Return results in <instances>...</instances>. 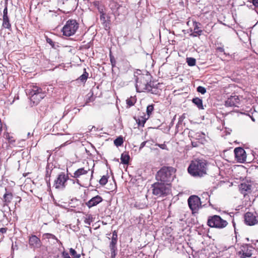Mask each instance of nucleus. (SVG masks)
<instances>
[{
	"label": "nucleus",
	"mask_w": 258,
	"mask_h": 258,
	"mask_svg": "<svg viewBox=\"0 0 258 258\" xmlns=\"http://www.w3.org/2000/svg\"><path fill=\"white\" fill-rule=\"evenodd\" d=\"M146 143H147L146 141H144V142H142L140 145V149L143 148L145 146Z\"/></svg>",
	"instance_id": "3c124183"
},
{
	"label": "nucleus",
	"mask_w": 258,
	"mask_h": 258,
	"mask_svg": "<svg viewBox=\"0 0 258 258\" xmlns=\"http://www.w3.org/2000/svg\"><path fill=\"white\" fill-rule=\"evenodd\" d=\"M208 225L211 227L222 229L227 226V221L222 219L219 216L214 215L208 218Z\"/></svg>",
	"instance_id": "6e6552de"
},
{
	"label": "nucleus",
	"mask_w": 258,
	"mask_h": 258,
	"mask_svg": "<svg viewBox=\"0 0 258 258\" xmlns=\"http://www.w3.org/2000/svg\"><path fill=\"white\" fill-rule=\"evenodd\" d=\"M29 90L30 99L33 104L37 105L45 95L42 89L37 86L32 85Z\"/></svg>",
	"instance_id": "0eeeda50"
},
{
	"label": "nucleus",
	"mask_w": 258,
	"mask_h": 258,
	"mask_svg": "<svg viewBox=\"0 0 258 258\" xmlns=\"http://www.w3.org/2000/svg\"><path fill=\"white\" fill-rule=\"evenodd\" d=\"M29 246L33 248H38L41 245L40 239L35 235H31L29 238Z\"/></svg>",
	"instance_id": "dca6fc26"
},
{
	"label": "nucleus",
	"mask_w": 258,
	"mask_h": 258,
	"mask_svg": "<svg viewBox=\"0 0 258 258\" xmlns=\"http://www.w3.org/2000/svg\"><path fill=\"white\" fill-rule=\"evenodd\" d=\"M146 92H150L153 94L158 95L160 94V90L155 87L152 86L151 84L149 90H147Z\"/></svg>",
	"instance_id": "393cba45"
},
{
	"label": "nucleus",
	"mask_w": 258,
	"mask_h": 258,
	"mask_svg": "<svg viewBox=\"0 0 258 258\" xmlns=\"http://www.w3.org/2000/svg\"><path fill=\"white\" fill-rule=\"evenodd\" d=\"M43 237L44 238H47V239L51 238V239L56 240L57 241H58V239L56 238V237L54 235L51 234V233H44L43 235Z\"/></svg>",
	"instance_id": "473e14b6"
},
{
	"label": "nucleus",
	"mask_w": 258,
	"mask_h": 258,
	"mask_svg": "<svg viewBox=\"0 0 258 258\" xmlns=\"http://www.w3.org/2000/svg\"><path fill=\"white\" fill-rule=\"evenodd\" d=\"M137 99L135 96L132 97L127 98L126 100V104L130 107L133 106L136 102Z\"/></svg>",
	"instance_id": "bb28decb"
},
{
	"label": "nucleus",
	"mask_w": 258,
	"mask_h": 258,
	"mask_svg": "<svg viewBox=\"0 0 258 258\" xmlns=\"http://www.w3.org/2000/svg\"><path fill=\"white\" fill-rule=\"evenodd\" d=\"M6 139L8 141L9 144L13 145L15 143V138L10 136L9 133H7L5 134Z\"/></svg>",
	"instance_id": "cd10ccee"
},
{
	"label": "nucleus",
	"mask_w": 258,
	"mask_h": 258,
	"mask_svg": "<svg viewBox=\"0 0 258 258\" xmlns=\"http://www.w3.org/2000/svg\"><path fill=\"white\" fill-rule=\"evenodd\" d=\"M79 24L76 20L70 19L67 21L62 28L63 35L71 36L74 35L79 29Z\"/></svg>",
	"instance_id": "423d86ee"
},
{
	"label": "nucleus",
	"mask_w": 258,
	"mask_h": 258,
	"mask_svg": "<svg viewBox=\"0 0 258 258\" xmlns=\"http://www.w3.org/2000/svg\"><path fill=\"white\" fill-rule=\"evenodd\" d=\"M6 192L3 196V202L5 205H8L9 204L13 199V194L10 191H8L7 189L5 188Z\"/></svg>",
	"instance_id": "a211bd4d"
},
{
	"label": "nucleus",
	"mask_w": 258,
	"mask_h": 258,
	"mask_svg": "<svg viewBox=\"0 0 258 258\" xmlns=\"http://www.w3.org/2000/svg\"><path fill=\"white\" fill-rule=\"evenodd\" d=\"M207 164L205 160L192 161L188 168V171L194 176L202 177L207 174Z\"/></svg>",
	"instance_id": "f03ea898"
},
{
	"label": "nucleus",
	"mask_w": 258,
	"mask_h": 258,
	"mask_svg": "<svg viewBox=\"0 0 258 258\" xmlns=\"http://www.w3.org/2000/svg\"><path fill=\"white\" fill-rule=\"evenodd\" d=\"M112 237H115L116 238H117V232L116 230H114L113 231Z\"/></svg>",
	"instance_id": "49530a36"
},
{
	"label": "nucleus",
	"mask_w": 258,
	"mask_h": 258,
	"mask_svg": "<svg viewBox=\"0 0 258 258\" xmlns=\"http://www.w3.org/2000/svg\"><path fill=\"white\" fill-rule=\"evenodd\" d=\"M47 42L49 43L52 46H54V44L52 40L50 38L47 39Z\"/></svg>",
	"instance_id": "a18cd8bd"
},
{
	"label": "nucleus",
	"mask_w": 258,
	"mask_h": 258,
	"mask_svg": "<svg viewBox=\"0 0 258 258\" xmlns=\"http://www.w3.org/2000/svg\"><path fill=\"white\" fill-rule=\"evenodd\" d=\"M3 124L2 123V120L0 118V133H2V132L3 131Z\"/></svg>",
	"instance_id": "8fccbe9b"
},
{
	"label": "nucleus",
	"mask_w": 258,
	"mask_h": 258,
	"mask_svg": "<svg viewBox=\"0 0 258 258\" xmlns=\"http://www.w3.org/2000/svg\"><path fill=\"white\" fill-rule=\"evenodd\" d=\"M110 60L111 63V66L112 67H114L116 64V61L114 57L111 54V52L109 54Z\"/></svg>",
	"instance_id": "e433bc0d"
},
{
	"label": "nucleus",
	"mask_w": 258,
	"mask_h": 258,
	"mask_svg": "<svg viewBox=\"0 0 258 258\" xmlns=\"http://www.w3.org/2000/svg\"><path fill=\"white\" fill-rule=\"evenodd\" d=\"M69 179L68 175L64 172H61L58 175L57 178L54 180L53 186L56 189H63L67 185V182Z\"/></svg>",
	"instance_id": "1a4fd4ad"
},
{
	"label": "nucleus",
	"mask_w": 258,
	"mask_h": 258,
	"mask_svg": "<svg viewBox=\"0 0 258 258\" xmlns=\"http://www.w3.org/2000/svg\"><path fill=\"white\" fill-rule=\"evenodd\" d=\"M220 51H223V48H220Z\"/></svg>",
	"instance_id": "6e6d98bb"
},
{
	"label": "nucleus",
	"mask_w": 258,
	"mask_h": 258,
	"mask_svg": "<svg viewBox=\"0 0 258 258\" xmlns=\"http://www.w3.org/2000/svg\"><path fill=\"white\" fill-rule=\"evenodd\" d=\"M252 120L253 121H254V118H252Z\"/></svg>",
	"instance_id": "052dcab7"
},
{
	"label": "nucleus",
	"mask_w": 258,
	"mask_h": 258,
	"mask_svg": "<svg viewBox=\"0 0 258 258\" xmlns=\"http://www.w3.org/2000/svg\"><path fill=\"white\" fill-rule=\"evenodd\" d=\"M89 74L86 72V69H84V73L83 74H82L81 76H80L77 80H80L82 82H83L84 84L86 82L87 79L88 78Z\"/></svg>",
	"instance_id": "b1692460"
},
{
	"label": "nucleus",
	"mask_w": 258,
	"mask_h": 258,
	"mask_svg": "<svg viewBox=\"0 0 258 258\" xmlns=\"http://www.w3.org/2000/svg\"><path fill=\"white\" fill-rule=\"evenodd\" d=\"M254 251V249L251 246L245 244L240 246L237 254L241 258L250 257Z\"/></svg>",
	"instance_id": "9d476101"
},
{
	"label": "nucleus",
	"mask_w": 258,
	"mask_h": 258,
	"mask_svg": "<svg viewBox=\"0 0 258 258\" xmlns=\"http://www.w3.org/2000/svg\"><path fill=\"white\" fill-rule=\"evenodd\" d=\"M61 256L62 258H71L68 252H66L65 251H63L61 253Z\"/></svg>",
	"instance_id": "58836bf2"
},
{
	"label": "nucleus",
	"mask_w": 258,
	"mask_h": 258,
	"mask_svg": "<svg viewBox=\"0 0 258 258\" xmlns=\"http://www.w3.org/2000/svg\"><path fill=\"white\" fill-rule=\"evenodd\" d=\"M240 100L237 96H231L225 101V105L228 107H239Z\"/></svg>",
	"instance_id": "2eb2a0df"
},
{
	"label": "nucleus",
	"mask_w": 258,
	"mask_h": 258,
	"mask_svg": "<svg viewBox=\"0 0 258 258\" xmlns=\"http://www.w3.org/2000/svg\"><path fill=\"white\" fill-rule=\"evenodd\" d=\"M148 118H146L145 116H140L138 118V119L137 120V121L139 124V125L144 126V124Z\"/></svg>",
	"instance_id": "c85d7f7f"
},
{
	"label": "nucleus",
	"mask_w": 258,
	"mask_h": 258,
	"mask_svg": "<svg viewBox=\"0 0 258 258\" xmlns=\"http://www.w3.org/2000/svg\"><path fill=\"white\" fill-rule=\"evenodd\" d=\"M234 154L235 157L238 162L243 163L246 161V153L242 148H236L234 149Z\"/></svg>",
	"instance_id": "ddd939ff"
},
{
	"label": "nucleus",
	"mask_w": 258,
	"mask_h": 258,
	"mask_svg": "<svg viewBox=\"0 0 258 258\" xmlns=\"http://www.w3.org/2000/svg\"><path fill=\"white\" fill-rule=\"evenodd\" d=\"M93 167L94 166L90 167L87 162V165L75 171L72 176L76 179L77 182L79 184H81L80 182L81 181L85 183H90L93 177Z\"/></svg>",
	"instance_id": "f257e3e1"
},
{
	"label": "nucleus",
	"mask_w": 258,
	"mask_h": 258,
	"mask_svg": "<svg viewBox=\"0 0 258 258\" xmlns=\"http://www.w3.org/2000/svg\"><path fill=\"white\" fill-rule=\"evenodd\" d=\"M100 18L101 21H102L104 23L105 22V15H100Z\"/></svg>",
	"instance_id": "09e8293b"
},
{
	"label": "nucleus",
	"mask_w": 258,
	"mask_h": 258,
	"mask_svg": "<svg viewBox=\"0 0 258 258\" xmlns=\"http://www.w3.org/2000/svg\"><path fill=\"white\" fill-rule=\"evenodd\" d=\"M78 0H57L58 4L63 5V8L66 9L67 12L76 10L78 6Z\"/></svg>",
	"instance_id": "f8f14e48"
},
{
	"label": "nucleus",
	"mask_w": 258,
	"mask_h": 258,
	"mask_svg": "<svg viewBox=\"0 0 258 258\" xmlns=\"http://www.w3.org/2000/svg\"><path fill=\"white\" fill-rule=\"evenodd\" d=\"M251 186L249 184H246L245 183H241L240 185L239 189L241 192L244 195H245V192L250 189Z\"/></svg>",
	"instance_id": "412c9836"
},
{
	"label": "nucleus",
	"mask_w": 258,
	"mask_h": 258,
	"mask_svg": "<svg viewBox=\"0 0 258 258\" xmlns=\"http://www.w3.org/2000/svg\"><path fill=\"white\" fill-rule=\"evenodd\" d=\"M103 198L99 195H97L92 197L90 200L85 203L86 206L91 209L93 207L96 206L103 201Z\"/></svg>",
	"instance_id": "4468645a"
},
{
	"label": "nucleus",
	"mask_w": 258,
	"mask_h": 258,
	"mask_svg": "<svg viewBox=\"0 0 258 258\" xmlns=\"http://www.w3.org/2000/svg\"><path fill=\"white\" fill-rule=\"evenodd\" d=\"M8 229L7 228H1L0 229V233L2 234L6 233Z\"/></svg>",
	"instance_id": "37998d69"
},
{
	"label": "nucleus",
	"mask_w": 258,
	"mask_h": 258,
	"mask_svg": "<svg viewBox=\"0 0 258 258\" xmlns=\"http://www.w3.org/2000/svg\"><path fill=\"white\" fill-rule=\"evenodd\" d=\"M70 254L73 258H80L81 257L80 254L77 253V251L73 248H70Z\"/></svg>",
	"instance_id": "2f4dec72"
},
{
	"label": "nucleus",
	"mask_w": 258,
	"mask_h": 258,
	"mask_svg": "<svg viewBox=\"0 0 258 258\" xmlns=\"http://www.w3.org/2000/svg\"><path fill=\"white\" fill-rule=\"evenodd\" d=\"M151 188L153 195L157 198L163 197L169 195L171 192L170 183L156 182L152 184Z\"/></svg>",
	"instance_id": "20e7f679"
},
{
	"label": "nucleus",
	"mask_w": 258,
	"mask_h": 258,
	"mask_svg": "<svg viewBox=\"0 0 258 258\" xmlns=\"http://www.w3.org/2000/svg\"><path fill=\"white\" fill-rule=\"evenodd\" d=\"M156 145L162 149H166V146L165 144H157Z\"/></svg>",
	"instance_id": "79ce46f5"
},
{
	"label": "nucleus",
	"mask_w": 258,
	"mask_h": 258,
	"mask_svg": "<svg viewBox=\"0 0 258 258\" xmlns=\"http://www.w3.org/2000/svg\"><path fill=\"white\" fill-rule=\"evenodd\" d=\"M130 156L126 153H123L121 155V162L124 164H127L130 161Z\"/></svg>",
	"instance_id": "4be33fe9"
},
{
	"label": "nucleus",
	"mask_w": 258,
	"mask_h": 258,
	"mask_svg": "<svg viewBox=\"0 0 258 258\" xmlns=\"http://www.w3.org/2000/svg\"><path fill=\"white\" fill-rule=\"evenodd\" d=\"M117 238H116L115 237L111 238V241L110 243L117 244Z\"/></svg>",
	"instance_id": "c03bdc74"
},
{
	"label": "nucleus",
	"mask_w": 258,
	"mask_h": 258,
	"mask_svg": "<svg viewBox=\"0 0 258 258\" xmlns=\"http://www.w3.org/2000/svg\"><path fill=\"white\" fill-rule=\"evenodd\" d=\"M154 105H149L147 107V113L148 115V118L149 117L150 115L152 114V112L154 110Z\"/></svg>",
	"instance_id": "f704fd0d"
},
{
	"label": "nucleus",
	"mask_w": 258,
	"mask_h": 258,
	"mask_svg": "<svg viewBox=\"0 0 258 258\" xmlns=\"http://www.w3.org/2000/svg\"><path fill=\"white\" fill-rule=\"evenodd\" d=\"M20 199V200H19V202H20V201L21 200V199L20 198H19Z\"/></svg>",
	"instance_id": "bf43d9fd"
},
{
	"label": "nucleus",
	"mask_w": 258,
	"mask_h": 258,
	"mask_svg": "<svg viewBox=\"0 0 258 258\" xmlns=\"http://www.w3.org/2000/svg\"><path fill=\"white\" fill-rule=\"evenodd\" d=\"M20 199V200H19V202H20V201L21 200V199L20 198H19Z\"/></svg>",
	"instance_id": "13d9d810"
},
{
	"label": "nucleus",
	"mask_w": 258,
	"mask_h": 258,
	"mask_svg": "<svg viewBox=\"0 0 258 258\" xmlns=\"http://www.w3.org/2000/svg\"><path fill=\"white\" fill-rule=\"evenodd\" d=\"M117 244L115 243H110L109 244V248L111 251V258H115L116 255V252H117Z\"/></svg>",
	"instance_id": "aec40b11"
},
{
	"label": "nucleus",
	"mask_w": 258,
	"mask_h": 258,
	"mask_svg": "<svg viewBox=\"0 0 258 258\" xmlns=\"http://www.w3.org/2000/svg\"><path fill=\"white\" fill-rule=\"evenodd\" d=\"M188 204L192 212H196L201 206L200 199L197 196H191L188 199Z\"/></svg>",
	"instance_id": "9b49d317"
},
{
	"label": "nucleus",
	"mask_w": 258,
	"mask_h": 258,
	"mask_svg": "<svg viewBox=\"0 0 258 258\" xmlns=\"http://www.w3.org/2000/svg\"><path fill=\"white\" fill-rule=\"evenodd\" d=\"M197 91H198V92L201 93L202 94H204L206 92V89L204 87H202V86H199L197 88Z\"/></svg>",
	"instance_id": "4c0bfd02"
},
{
	"label": "nucleus",
	"mask_w": 258,
	"mask_h": 258,
	"mask_svg": "<svg viewBox=\"0 0 258 258\" xmlns=\"http://www.w3.org/2000/svg\"><path fill=\"white\" fill-rule=\"evenodd\" d=\"M1 165H2V160H1V159H0V166H1Z\"/></svg>",
	"instance_id": "4d7b16f0"
},
{
	"label": "nucleus",
	"mask_w": 258,
	"mask_h": 258,
	"mask_svg": "<svg viewBox=\"0 0 258 258\" xmlns=\"http://www.w3.org/2000/svg\"><path fill=\"white\" fill-rule=\"evenodd\" d=\"M99 13H100V15H105V13L104 11Z\"/></svg>",
	"instance_id": "864d4df0"
},
{
	"label": "nucleus",
	"mask_w": 258,
	"mask_h": 258,
	"mask_svg": "<svg viewBox=\"0 0 258 258\" xmlns=\"http://www.w3.org/2000/svg\"><path fill=\"white\" fill-rule=\"evenodd\" d=\"M93 218L92 216L91 215H88L86 217V218L84 220V222H85V223H86L89 225H90L91 223L93 222Z\"/></svg>",
	"instance_id": "72a5a7b5"
},
{
	"label": "nucleus",
	"mask_w": 258,
	"mask_h": 258,
	"mask_svg": "<svg viewBox=\"0 0 258 258\" xmlns=\"http://www.w3.org/2000/svg\"><path fill=\"white\" fill-rule=\"evenodd\" d=\"M194 31L192 33V35L194 36H197L198 35H200L202 32V30L199 29L200 23L195 22L194 23Z\"/></svg>",
	"instance_id": "5701e85b"
},
{
	"label": "nucleus",
	"mask_w": 258,
	"mask_h": 258,
	"mask_svg": "<svg viewBox=\"0 0 258 258\" xmlns=\"http://www.w3.org/2000/svg\"><path fill=\"white\" fill-rule=\"evenodd\" d=\"M136 87L138 92H145L149 90L152 84L151 77L149 74H140L136 77Z\"/></svg>",
	"instance_id": "39448f33"
},
{
	"label": "nucleus",
	"mask_w": 258,
	"mask_h": 258,
	"mask_svg": "<svg viewBox=\"0 0 258 258\" xmlns=\"http://www.w3.org/2000/svg\"><path fill=\"white\" fill-rule=\"evenodd\" d=\"M123 143V138L121 136L117 138L114 141V144L117 147L121 146L122 145Z\"/></svg>",
	"instance_id": "c756f323"
},
{
	"label": "nucleus",
	"mask_w": 258,
	"mask_h": 258,
	"mask_svg": "<svg viewBox=\"0 0 258 258\" xmlns=\"http://www.w3.org/2000/svg\"><path fill=\"white\" fill-rule=\"evenodd\" d=\"M186 61L190 66H195L196 63V59L194 58H187Z\"/></svg>",
	"instance_id": "c9c22d12"
},
{
	"label": "nucleus",
	"mask_w": 258,
	"mask_h": 258,
	"mask_svg": "<svg viewBox=\"0 0 258 258\" xmlns=\"http://www.w3.org/2000/svg\"><path fill=\"white\" fill-rule=\"evenodd\" d=\"M98 12L99 13L102 12L104 11V6H101L100 7H98V9H97Z\"/></svg>",
	"instance_id": "de8ad7c7"
},
{
	"label": "nucleus",
	"mask_w": 258,
	"mask_h": 258,
	"mask_svg": "<svg viewBox=\"0 0 258 258\" xmlns=\"http://www.w3.org/2000/svg\"><path fill=\"white\" fill-rule=\"evenodd\" d=\"M245 222L249 225H253L257 223L255 216L251 213L247 212L244 216Z\"/></svg>",
	"instance_id": "f3484780"
},
{
	"label": "nucleus",
	"mask_w": 258,
	"mask_h": 258,
	"mask_svg": "<svg viewBox=\"0 0 258 258\" xmlns=\"http://www.w3.org/2000/svg\"><path fill=\"white\" fill-rule=\"evenodd\" d=\"M108 177L109 176L107 175L102 176L99 180V183L102 186L105 185L108 181Z\"/></svg>",
	"instance_id": "7c9ffc66"
},
{
	"label": "nucleus",
	"mask_w": 258,
	"mask_h": 258,
	"mask_svg": "<svg viewBox=\"0 0 258 258\" xmlns=\"http://www.w3.org/2000/svg\"><path fill=\"white\" fill-rule=\"evenodd\" d=\"M253 4L254 6L258 7V0H253Z\"/></svg>",
	"instance_id": "603ef678"
},
{
	"label": "nucleus",
	"mask_w": 258,
	"mask_h": 258,
	"mask_svg": "<svg viewBox=\"0 0 258 258\" xmlns=\"http://www.w3.org/2000/svg\"><path fill=\"white\" fill-rule=\"evenodd\" d=\"M93 5L98 9V7H100L101 5H100V2L99 1H94L92 3Z\"/></svg>",
	"instance_id": "ea45409f"
},
{
	"label": "nucleus",
	"mask_w": 258,
	"mask_h": 258,
	"mask_svg": "<svg viewBox=\"0 0 258 258\" xmlns=\"http://www.w3.org/2000/svg\"><path fill=\"white\" fill-rule=\"evenodd\" d=\"M2 27L10 31H12V25L10 23L9 17L3 18Z\"/></svg>",
	"instance_id": "6ab92c4d"
},
{
	"label": "nucleus",
	"mask_w": 258,
	"mask_h": 258,
	"mask_svg": "<svg viewBox=\"0 0 258 258\" xmlns=\"http://www.w3.org/2000/svg\"><path fill=\"white\" fill-rule=\"evenodd\" d=\"M192 102L195 104L199 109H204L202 99L195 98L192 99Z\"/></svg>",
	"instance_id": "a878e982"
},
{
	"label": "nucleus",
	"mask_w": 258,
	"mask_h": 258,
	"mask_svg": "<svg viewBox=\"0 0 258 258\" xmlns=\"http://www.w3.org/2000/svg\"><path fill=\"white\" fill-rule=\"evenodd\" d=\"M93 95V93H92V94H91V96H90V98H91V97H92ZM89 101H92V100H91V98H89Z\"/></svg>",
	"instance_id": "5fc2aeb1"
},
{
	"label": "nucleus",
	"mask_w": 258,
	"mask_h": 258,
	"mask_svg": "<svg viewBox=\"0 0 258 258\" xmlns=\"http://www.w3.org/2000/svg\"><path fill=\"white\" fill-rule=\"evenodd\" d=\"M6 17H9L8 16V8H7V7H6L4 9V11H3V18H6Z\"/></svg>",
	"instance_id": "a19ab883"
},
{
	"label": "nucleus",
	"mask_w": 258,
	"mask_h": 258,
	"mask_svg": "<svg viewBox=\"0 0 258 258\" xmlns=\"http://www.w3.org/2000/svg\"><path fill=\"white\" fill-rule=\"evenodd\" d=\"M176 169L172 167H163L157 173L156 179L162 182L169 183L175 177Z\"/></svg>",
	"instance_id": "7ed1b4c3"
}]
</instances>
